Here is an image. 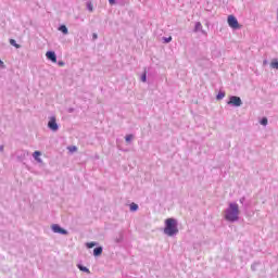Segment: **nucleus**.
<instances>
[{
	"label": "nucleus",
	"instance_id": "nucleus-19",
	"mask_svg": "<svg viewBox=\"0 0 278 278\" xmlns=\"http://www.w3.org/2000/svg\"><path fill=\"white\" fill-rule=\"evenodd\" d=\"M96 244L97 243H94V242H89V243H87V248L92 249L93 247H96Z\"/></svg>",
	"mask_w": 278,
	"mask_h": 278
},
{
	"label": "nucleus",
	"instance_id": "nucleus-8",
	"mask_svg": "<svg viewBox=\"0 0 278 278\" xmlns=\"http://www.w3.org/2000/svg\"><path fill=\"white\" fill-rule=\"evenodd\" d=\"M40 155H42V153H40V151H35L33 153V157L36 160V162H39V164L42 162V160L40 159Z\"/></svg>",
	"mask_w": 278,
	"mask_h": 278
},
{
	"label": "nucleus",
	"instance_id": "nucleus-26",
	"mask_svg": "<svg viewBox=\"0 0 278 278\" xmlns=\"http://www.w3.org/2000/svg\"><path fill=\"white\" fill-rule=\"evenodd\" d=\"M59 66H64V62L59 61Z\"/></svg>",
	"mask_w": 278,
	"mask_h": 278
},
{
	"label": "nucleus",
	"instance_id": "nucleus-16",
	"mask_svg": "<svg viewBox=\"0 0 278 278\" xmlns=\"http://www.w3.org/2000/svg\"><path fill=\"white\" fill-rule=\"evenodd\" d=\"M261 125H264V126L268 125V118L263 117L261 121Z\"/></svg>",
	"mask_w": 278,
	"mask_h": 278
},
{
	"label": "nucleus",
	"instance_id": "nucleus-12",
	"mask_svg": "<svg viewBox=\"0 0 278 278\" xmlns=\"http://www.w3.org/2000/svg\"><path fill=\"white\" fill-rule=\"evenodd\" d=\"M270 66L271 68H276V71H278V61L277 60L271 61Z\"/></svg>",
	"mask_w": 278,
	"mask_h": 278
},
{
	"label": "nucleus",
	"instance_id": "nucleus-13",
	"mask_svg": "<svg viewBox=\"0 0 278 278\" xmlns=\"http://www.w3.org/2000/svg\"><path fill=\"white\" fill-rule=\"evenodd\" d=\"M138 211V204L131 203L130 204V212H137Z\"/></svg>",
	"mask_w": 278,
	"mask_h": 278
},
{
	"label": "nucleus",
	"instance_id": "nucleus-21",
	"mask_svg": "<svg viewBox=\"0 0 278 278\" xmlns=\"http://www.w3.org/2000/svg\"><path fill=\"white\" fill-rule=\"evenodd\" d=\"M170 40H173V37L164 38V42L166 43L170 42Z\"/></svg>",
	"mask_w": 278,
	"mask_h": 278
},
{
	"label": "nucleus",
	"instance_id": "nucleus-25",
	"mask_svg": "<svg viewBox=\"0 0 278 278\" xmlns=\"http://www.w3.org/2000/svg\"><path fill=\"white\" fill-rule=\"evenodd\" d=\"M0 66L1 68H4L5 67V64L3 63V61L0 60Z\"/></svg>",
	"mask_w": 278,
	"mask_h": 278
},
{
	"label": "nucleus",
	"instance_id": "nucleus-10",
	"mask_svg": "<svg viewBox=\"0 0 278 278\" xmlns=\"http://www.w3.org/2000/svg\"><path fill=\"white\" fill-rule=\"evenodd\" d=\"M10 45H12V47H15V49H21V45L16 43V40L14 39H10Z\"/></svg>",
	"mask_w": 278,
	"mask_h": 278
},
{
	"label": "nucleus",
	"instance_id": "nucleus-1",
	"mask_svg": "<svg viewBox=\"0 0 278 278\" xmlns=\"http://www.w3.org/2000/svg\"><path fill=\"white\" fill-rule=\"evenodd\" d=\"M238 214H240L238 204L230 203L229 208L225 211V219L229 220L230 223H236V220H238Z\"/></svg>",
	"mask_w": 278,
	"mask_h": 278
},
{
	"label": "nucleus",
	"instance_id": "nucleus-3",
	"mask_svg": "<svg viewBox=\"0 0 278 278\" xmlns=\"http://www.w3.org/2000/svg\"><path fill=\"white\" fill-rule=\"evenodd\" d=\"M227 22L231 29H240L242 27L240 23H238V18H236L233 15H228Z\"/></svg>",
	"mask_w": 278,
	"mask_h": 278
},
{
	"label": "nucleus",
	"instance_id": "nucleus-15",
	"mask_svg": "<svg viewBox=\"0 0 278 278\" xmlns=\"http://www.w3.org/2000/svg\"><path fill=\"white\" fill-rule=\"evenodd\" d=\"M125 140H126V142H131V140H134V135H127L125 137Z\"/></svg>",
	"mask_w": 278,
	"mask_h": 278
},
{
	"label": "nucleus",
	"instance_id": "nucleus-18",
	"mask_svg": "<svg viewBox=\"0 0 278 278\" xmlns=\"http://www.w3.org/2000/svg\"><path fill=\"white\" fill-rule=\"evenodd\" d=\"M79 269L83 270L84 273H90V269L84 266H79Z\"/></svg>",
	"mask_w": 278,
	"mask_h": 278
},
{
	"label": "nucleus",
	"instance_id": "nucleus-7",
	"mask_svg": "<svg viewBox=\"0 0 278 278\" xmlns=\"http://www.w3.org/2000/svg\"><path fill=\"white\" fill-rule=\"evenodd\" d=\"M46 58L48 60H50L51 62H53L54 64H55V62H58V56H55V52H53V51H48L46 53Z\"/></svg>",
	"mask_w": 278,
	"mask_h": 278
},
{
	"label": "nucleus",
	"instance_id": "nucleus-20",
	"mask_svg": "<svg viewBox=\"0 0 278 278\" xmlns=\"http://www.w3.org/2000/svg\"><path fill=\"white\" fill-rule=\"evenodd\" d=\"M201 22H198L197 24H195V31H199V29H201Z\"/></svg>",
	"mask_w": 278,
	"mask_h": 278
},
{
	"label": "nucleus",
	"instance_id": "nucleus-6",
	"mask_svg": "<svg viewBox=\"0 0 278 278\" xmlns=\"http://www.w3.org/2000/svg\"><path fill=\"white\" fill-rule=\"evenodd\" d=\"M52 230L54 231V233H62L63 236H66V233H68L65 229L60 227V225L58 224L52 225Z\"/></svg>",
	"mask_w": 278,
	"mask_h": 278
},
{
	"label": "nucleus",
	"instance_id": "nucleus-9",
	"mask_svg": "<svg viewBox=\"0 0 278 278\" xmlns=\"http://www.w3.org/2000/svg\"><path fill=\"white\" fill-rule=\"evenodd\" d=\"M103 253V248H101V247H98V248H96L94 250H93V255L96 256V257H99V255H101Z\"/></svg>",
	"mask_w": 278,
	"mask_h": 278
},
{
	"label": "nucleus",
	"instance_id": "nucleus-17",
	"mask_svg": "<svg viewBox=\"0 0 278 278\" xmlns=\"http://www.w3.org/2000/svg\"><path fill=\"white\" fill-rule=\"evenodd\" d=\"M67 149L71 151V153H75V151H77V147L75 146L68 147Z\"/></svg>",
	"mask_w": 278,
	"mask_h": 278
},
{
	"label": "nucleus",
	"instance_id": "nucleus-24",
	"mask_svg": "<svg viewBox=\"0 0 278 278\" xmlns=\"http://www.w3.org/2000/svg\"><path fill=\"white\" fill-rule=\"evenodd\" d=\"M88 10H89V12H92V3L88 4Z\"/></svg>",
	"mask_w": 278,
	"mask_h": 278
},
{
	"label": "nucleus",
	"instance_id": "nucleus-2",
	"mask_svg": "<svg viewBox=\"0 0 278 278\" xmlns=\"http://www.w3.org/2000/svg\"><path fill=\"white\" fill-rule=\"evenodd\" d=\"M164 233L169 237H173L176 233H179V229L177 228V219L167 218L165 220Z\"/></svg>",
	"mask_w": 278,
	"mask_h": 278
},
{
	"label": "nucleus",
	"instance_id": "nucleus-14",
	"mask_svg": "<svg viewBox=\"0 0 278 278\" xmlns=\"http://www.w3.org/2000/svg\"><path fill=\"white\" fill-rule=\"evenodd\" d=\"M216 98L218 101H220V99H225V91H219Z\"/></svg>",
	"mask_w": 278,
	"mask_h": 278
},
{
	"label": "nucleus",
	"instance_id": "nucleus-23",
	"mask_svg": "<svg viewBox=\"0 0 278 278\" xmlns=\"http://www.w3.org/2000/svg\"><path fill=\"white\" fill-rule=\"evenodd\" d=\"M110 5H114L116 3V0H109Z\"/></svg>",
	"mask_w": 278,
	"mask_h": 278
},
{
	"label": "nucleus",
	"instance_id": "nucleus-22",
	"mask_svg": "<svg viewBox=\"0 0 278 278\" xmlns=\"http://www.w3.org/2000/svg\"><path fill=\"white\" fill-rule=\"evenodd\" d=\"M141 80H142V81H147V73H144V74L142 75Z\"/></svg>",
	"mask_w": 278,
	"mask_h": 278
},
{
	"label": "nucleus",
	"instance_id": "nucleus-5",
	"mask_svg": "<svg viewBox=\"0 0 278 278\" xmlns=\"http://www.w3.org/2000/svg\"><path fill=\"white\" fill-rule=\"evenodd\" d=\"M48 127L51 129V131H58L59 126L55 117H50V121L48 122Z\"/></svg>",
	"mask_w": 278,
	"mask_h": 278
},
{
	"label": "nucleus",
	"instance_id": "nucleus-11",
	"mask_svg": "<svg viewBox=\"0 0 278 278\" xmlns=\"http://www.w3.org/2000/svg\"><path fill=\"white\" fill-rule=\"evenodd\" d=\"M61 31H62V34H68V28H66V25H62V26H60V28H59Z\"/></svg>",
	"mask_w": 278,
	"mask_h": 278
},
{
	"label": "nucleus",
	"instance_id": "nucleus-27",
	"mask_svg": "<svg viewBox=\"0 0 278 278\" xmlns=\"http://www.w3.org/2000/svg\"><path fill=\"white\" fill-rule=\"evenodd\" d=\"M98 36L97 34H93V40H97Z\"/></svg>",
	"mask_w": 278,
	"mask_h": 278
},
{
	"label": "nucleus",
	"instance_id": "nucleus-4",
	"mask_svg": "<svg viewBox=\"0 0 278 278\" xmlns=\"http://www.w3.org/2000/svg\"><path fill=\"white\" fill-rule=\"evenodd\" d=\"M228 105H235V108H240V105H242V99H240V97L232 96L228 101Z\"/></svg>",
	"mask_w": 278,
	"mask_h": 278
}]
</instances>
